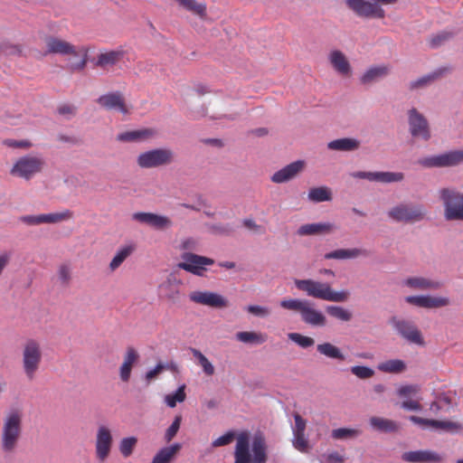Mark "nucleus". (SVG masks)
I'll return each instance as SVG.
<instances>
[{"mask_svg": "<svg viewBox=\"0 0 463 463\" xmlns=\"http://www.w3.org/2000/svg\"><path fill=\"white\" fill-rule=\"evenodd\" d=\"M45 54L53 53L75 57L81 55V60L79 62L71 65V71H82L86 67L88 49L82 47L78 51L76 47L69 42L54 36L47 37L45 39Z\"/></svg>", "mask_w": 463, "mask_h": 463, "instance_id": "obj_5", "label": "nucleus"}, {"mask_svg": "<svg viewBox=\"0 0 463 463\" xmlns=\"http://www.w3.org/2000/svg\"><path fill=\"white\" fill-rule=\"evenodd\" d=\"M425 168L454 167L463 164V149L449 150L439 155L422 157L418 161Z\"/></svg>", "mask_w": 463, "mask_h": 463, "instance_id": "obj_8", "label": "nucleus"}, {"mask_svg": "<svg viewBox=\"0 0 463 463\" xmlns=\"http://www.w3.org/2000/svg\"><path fill=\"white\" fill-rule=\"evenodd\" d=\"M191 352L194 357L197 359L198 364L202 367L203 373L208 376H212L214 373V366L208 360V358L201 351L195 348H192Z\"/></svg>", "mask_w": 463, "mask_h": 463, "instance_id": "obj_45", "label": "nucleus"}, {"mask_svg": "<svg viewBox=\"0 0 463 463\" xmlns=\"http://www.w3.org/2000/svg\"><path fill=\"white\" fill-rule=\"evenodd\" d=\"M409 420L421 429L441 430L449 433H459L463 430V425L452 420H439L425 419L419 416L411 415Z\"/></svg>", "mask_w": 463, "mask_h": 463, "instance_id": "obj_15", "label": "nucleus"}, {"mask_svg": "<svg viewBox=\"0 0 463 463\" xmlns=\"http://www.w3.org/2000/svg\"><path fill=\"white\" fill-rule=\"evenodd\" d=\"M125 56L123 49L105 51L97 55L95 66L109 70L118 64Z\"/></svg>", "mask_w": 463, "mask_h": 463, "instance_id": "obj_24", "label": "nucleus"}, {"mask_svg": "<svg viewBox=\"0 0 463 463\" xmlns=\"http://www.w3.org/2000/svg\"><path fill=\"white\" fill-rule=\"evenodd\" d=\"M420 392V387L418 384H406L402 385L397 390V394L402 398H411L416 396Z\"/></svg>", "mask_w": 463, "mask_h": 463, "instance_id": "obj_54", "label": "nucleus"}, {"mask_svg": "<svg viewBox=\"0 0 463 463\" xmlns=\"http://www.w3.org/2000/svg\"><path fill=\"white\" fill-rule=\"evenodd\" d=\"M295 426L293 428V433H305L307 421L298 414L294 415Z\"/></svg>", "mask_w": 463, "mask_h": 463, "instance_id": "obj_61", "label": "nucleus"}, {"mask_svg": "<svg viewBox=\"0 0 463 463\" xmlns=\"http://www.w3.org/2000/svg\"><path fill=\"white\" fill-rule=\"evenodd\" d=\"M304 161H295L274 173L271 181L276 184L288 182L297 176L304 169Z\"/></svg>", "mask_w": 463, "mask_h": 463, "instance_id": "obj_23", "label": "nucleus"}, {"mask_svg": "<svg viewBox=\"0 0 463 463\" xmlns=\"http://www.w3.org/2000/svg\"><path fill=\"white\" fill-rule=\"evenodd\" d=\"M360 146V141L355 138L345 137L333 140L328 143L327 147L337 151H354Z\"/></svg>", "mask_w": 463, "mask_h": 463, "instance_id": "obj_34", "label": "nucleus"}, {"mask_svg": "<svg viewBox=\"0 0 463 463\" xmlns=\"http://www.w3.org/2000/svg\"><path fill=\"white\" fill-rule=\"evenodd\" d=\"M288 338L303 348H307L315 344V340L312 337L303 335L298 333H289Z\"/></svg>", "mask_w": 463, "mask_h": 463, "instance_id": "obj_52", "label": "nucleus"}, {"mask_svg": "<svg viewBox=\"0 0 463 463\" xmlns=\"http://www.w3.org/2000/svg\"><path fill=\"white\" fill-rule=\"evenodd\" d=\"M351 373L360 379H369L373 376L374 371L367 366H353Z\"/></svg>", "mask_w": 463, "mask_h": 463, "instance_id": "obj_56", "label": "nucleus"}, {"mask_svg": "<svg viewBox=\"0 0 463 463\" xmlns=\"http://www.w3.org/2000/svg\"><path fill=\"white\" fill-rule=\"evenodd\" d=\"M246 310L250 314L259 317H266L270 314L269 307L259 305H250L246 307Z\"/></svg>", "mask_w": 463, "mask_h": 463, "instance_id": "obj_57", "label": "nucleus"}, {"mask_svg": "<svg viewBox=\"0 0 463 463\" xmlns=\"http://www.w3.org/2000/svg\"><path fill=\"white\" fill-rule=\"evenodd\" d=\"M236 339L245 344L261 345L266 342L267 335L253 331H242L236 334Z\"/></svg>", "mask_w": 463, "mask_h": 463, "instance_id": "obj_40", "label": "nucleus"}, {"mask_svg": "<svg viewBox=\"0 0 463 463\" xmlns=\"http://www.w3.org/2000/svg\"><path fill=\"white\" fill-rule=\"evenodd\" d=\"M410 133L414 138L428 141L430 138V129L427 118L416 109L408 112Z\"/></svg>", "mask_w": 463, "mask_h": 463, "instance_id": "obj_14", "label": "nucleus"}, {"mask_svg": "<svg viewBox=\"0 0 463 463\" xmlns=\"http://www.w3.org/2000/svg\"><path fill=\"white\" fill-rule=\"evenodd\" d=\"M300 316L302 321L311 326L323 327L326 325V317L325 315L321 311L314 308L308 301L306 303Z\"/></svg>", "mask_w": 463, "mask_h": 463, "instance_id": "obj_26", "label": "nucleus"}, {"mask_svg": "<svg viewBox=\"0 0 463 463\" xmlns=\"http://www.w3.org/2000/svg\"><path fill=\"white\" fill-rule=\"evenodd\" d=\"M326 313L338 320L348 322L352 319V313L340 306H327L326 307Z\"/></svg>", "mask_w": 463, "mask_h": 463, "instance_id": "obj_44", "label": "nucleus"}, {"mask_svg": "<svg viewBox=\"0 0 463 463\" xmlns=\"http://www.w3.org/2000/svg\"><path fill=\"white\" fill-rule=\"evenodd\" d=\"M308 199L312 202L320 203L332 199L330 190L326 186L311 188L308 193Z\"/></svg>", "mask_w": 463, "mask_h": 463, "instance_id": "obj_43", "label": "nucleus"}, {"mask_svg": "<svg viewBox=\"0 0 463 463\" xmlns=\"http://www.w3.org/2000/svg\"><path fill=\"white\" fill-rule=\"evenodd\" d=\"M132 219L157 230H164L172 226V221L167 216L153 213H135Z\"/></svg>", "mask_w": 463, "mask_h": 463, "instance_id": "obj_20", "label": "nucleus"}, {"mask_svg": "<svg viewBox=\"0 0 463 463\" xmlns=\"http://www.w3.org/2000/svg\"><path fill=\"white\" fill-rule=\"evenodd\" d=\"M368 251L364 249H338L325 254L326 260H349L356 259L361 256H367Z\"/></svg>", "mask_w": 463, "mask_h": 463, "instance_id": "obj_30", "label": "nucleus"}, {"mask_svg": "<svg viewBox=\"0 0 463 463\" xmlns=\"http://www.w3.org/2000/svg\"><path fill=\"white\" fill-rule=\"evenodd\" d=\"M44 165L45 162L42 157L24 156L15 161L10 174L15 177L30 180L43 171Z\"/></svg>", "mask_w": 463, "mask_h": 463, "instance_id": "obj_7", "label": "nucleus"}, {"mask_svg": "<svg viewBox=\"0 0 463 463\" xmlns=\"http://www.w3.org/2000/svg\"><path fill=\"white\" fill-rule=\"evenodd\" d=\"M137 444L136 437L123 438L118 445L119 451L124 458H128L132 455L134 449Z\"/></svg>", "mask_w": 463, "mask_h": 463, "instance_id": "obj_47", "label": "nucleus"}, {"mask_svg": "<svg viewBox=\"0 0 463 463\" xmlns=\"http://www.w3.org/2000/svg\"><path fill=\"white\" fill-rule=\"evenodd\" d=\"M378 370L388 373H400L406 369V364L399 359L387 360L378 364Z\"/></svg>", "mask_w": 463, "mask_h": 463, "instance_id": "obj_41", "label": "nucleus"}, {"mask_svg": "<svg viewBox=\"0 0 463 463\" xmlns=\"http://www.w3.org/2000/svg\"><path fill=\"white\" fill-rule=\"evenodd\" d=\"M453 37V33L450 32L443 31L435 35H432L429 39V45L431 48H438L441 46L443 43L448 42L449 39Z\"/></svg>", "mask_w": 463, "mask_h": 463, "instance_id": "obj_51", "label": "nucleus"}, {"mask_svg": "<svg viewBox=\"0 0 463 463\" xmlns=\"http://www.w3.org/2000/svg\"><path fill=\"white\" fill-rule=\"evenodd\" d=\"M361 431L355 429L339 428L332 430V438L335 439H345L359 436Z\"/></svg>", "mask_w": 463, "mask_h": 463, "instance_id": "obj_49", "label": "nucleus"}, {"mask_svg": "<svg viewBox=\"0 0 463 463\" xmlns=\"http://www.w3.org/2000/svg\"><path fill=\"white\" fill-rule=\"evenodd\" d=\"M42 216V223H58L73 217V213L70 210H64L61 213H43Z\"/></svg>", "mask_w": 463, "mask_h": 463, "instance_id": "obj_42", "label": "nucleus"}, {"mask_svg": "<svg viewBox=\"0 0 463 463\" xmlns=\"http://www.w3.org/2000/svg\"><path fill=\"white\" fill-rule=\"evenodd\" d=\"M317 350L320 354L330 359H335L339 361H344L345 359V356L341 352L340 348L329 342L317 345Z\"/></svg>", "mask_w": 463, "mask_h": 463, "instance_id": "obj_39", "label": "nucleus"}, {"mask_svg": "<svg viewBox=\"0 0 463 463\" xmlns=\"http://www.w3.org/2000/svg\"><path fill=\"white\" fill-rule=\"evenodd\" d=\"M181 421L182 416L176 415L175 417L173 423L170 425V427L166 430L165 433V439L166 442H170L175 438V436L176 435L180 429Z\"/></svg>", "mask_w": 463, "mask_h": 463, "instance_id": "obj_55", "label": "nucleus"}, {"mask_svg": "<svg viewBox=\"0 0 463 463\" xmlns=\"http://www.w3.org/2000/svg\"><path fill=\"white\" fill-rule=\"evenodd\" d=\"M183 261L177 264L179 269L196 276H203L206 270L205 266H211L214 260L211 258L186 252L182 255Z\"/></svg>", "mask_w": 463, "mask_h": 463, "instance_id": "obj_12", "label": "nucleus"}, {"mask_svg": "<svg viewBox=\"0 0 463 463\" xmlns=\"http://www.w3.org/2000/svg\"><path fill=\"white\" fill-rule=\"evenodd\" d=\"M401 407L404 410L416 411H420L422 408L421 404L420 403V402L418 400H411V399L403 401L401 404Z\"/></svg>", "mask_w": 463, "mask_h": 463, "instance_id": "obj_63", "label": "nucleus"}, {"mask_svg": "<svg viewBox=\"0 0 463 463\" xmlns=\"http://www.w3.org/2000/svg\"><path fill=\"white\" fill-rule=\"evenodd\" d=\"M402 173L394 172H365V179L371 182L394 183L403 180Z\"/></svg>", "mask_w": 463, "mask_h": 463, "instance_id": "obj_32", "label": "nucleus"}, {"mask_svg": "<svg viewBox=\"0 0 463 463\" xmlns=\"http://www.w3.org/2000/svg\"><path fill=\"white\" fill-rule=\"evenodd\" d=\"M139 354L133 346H128L119 367V377L123 383H128L133 367L138 363Z\"/></svg>", "mask_w": 463, "mask_h": 463, "instance_id": "obj_22", "label": "nucleus"}, {"mask_svg": "<svg viewBox=\"0 0 463 463\" xmlns=\"http://www.w3.org/2000/svg\"><path fill=\"white\" fill-rule=\"evenodd\" d=\"M404 285L415 290H437L442 283L424 277H411L404 280Z\"/></svg>", "mask_w": 463, "mask_h": 463, "instance_id": "obj_27", "label": "nucleus"}, {"mask_svg": "<svg viewBox=\"0 0 463 463\" xmlns=\"http://www.w3.org/2000/svg\"><path fill=\"white\" fill-rule=\"evenodd\" d=\"M427 211L423 205L399 204L388 212L391 219L396 222H417L422 221Z\"/></svg>", "mask_w": 463, "mask_h": 463, "instance_id": "obj_11", "label": "nucleus"}, {"mask_svg": "<svg viewBox=\"0 0 463 463\" xmlns=\"http://www.w3.org/2000/svg\"><path fill=\"white\" fill-rule=\"evenodd\" d=\"M456 396V392H440L439 394H437L436 398L438 399V401L441 403L442 407L444 405L448 406V407H450L452 406L454 403H453V400H454V397Z\"/></svg>", "mask_w": 463, "mask_h": 463, "instance_id": "obj_59", "label": "nucleus"}, {"mask_svg": "<svg viewBox=\"0 0 463 463\" xmlns=\"http://www.w3.org/2000/svg\"><path fill=\"white\" fill-rule=\"evenodd\" d=\"M295 285L307 296L326 301L345 302L350 297L346 290L335 291L328 283L313 279H296Z\"/></svg>", "mask_w": 463, "mask_h": 463, "instance_id": "obj_3", "label": "nucleus"}, {"mask_svg": "<svg viewBox=\"0 0 463 463\" xmlns=\"http://www.w3.org/2000/svg\"><path fill=\"white\" fill-rule=\"evenodd\" d=\"M293 435L294 438L292 443L294 448L302 453L307 452L309 449V444L305 433H293Z\"/></svg>", "mask_w": 463, "mask_h": 463, "instance_id": "obj_53", "label": "nucleus"}, {"mask_svg": "<svg viewBox=\"0 0 463 463\" xmlns=\"http://www.w3.org/2000/svg\"><path fill=\"white\" fill-rule=\"evenodd\" d=\"M389 71L390 69L387 65L371 67L361 77V82L363 84L372 83L381 78L387 76Z\"/></svg>", "mask_w": 463, "mask_h": 463, "instance_id": "obj_35", "label": "nucleus"}, {"mask_svg": "<svg viewBox=\"0 0 463 463\" xmlns=\"http://www.w3.org/2000/svg\"><path fill=\"white\" fill-rule=\"evenodd\" d=\"M113 445V436L110 429L100 425L97 429L95 438V455L99 462H104L109 457Z\"/></svg>", "mask_w": 463, "mask_h": 463, "instance_id": "obj_13", "label": "nucleus"}, {"mask_svg": "<svg viewBox=\"0 0 463 463\" xmlns=\"http://www.w3.org/2000/svg\"><path fill=\"white\" fill-rule=\"evenodd\" d=\"M58 112L64 116H73L76 113V108L70 104H63L58 108Z\"/></svg>", "mask_w": 463, "mask_h": 463, "instance_id": "obj_64", "label": "nucleus"}, {"mask_svg": "<svg viewBox=\"0 0 463 463\" xmlns=\"http://www.w3.org/2000/svg\"><path fill=\"white\" fill-rule=\"evenodd\" d=\"M136 246L134 244H128L121 247L109 263L111 271H115L121 264L135 251Z\"/></svg>", "mask_w": 463, "mask_h": 463, "instance_id": "obj_37", "label": "nucleus"}, {"mask_svg": "<svg viewBox=\"0 0 463 463\" xmlns=\"http://www.w3.org/2000/svg\"><path fill=\"white\" fill-rule=\"evenodd\" d=\"M156 135V131L153 128H142L120 133L117 136V140L120 142H137L150 139Z\"/></svg>", "mask_w": 463, "mask_h": 463, "instance_id": "obj_28", "label": "nucleus"}, {"mask_svg": "<svg viewBox=\"0 0 463 463\" xmlns=\"http://www.w3.org/2000/svg\"><path fill=\"white\" fill-rule=\"evenodd\" d=\"M307 302V300L297 298L283 299L280 301V307L285 309L298 312L300 314Z\"/></svg>", "mask_w": 463, "mask_h": 463, "instance_id": "obj_50", "label": "nucleus"}, {"mask_svg": "<svg viewBox=\"0 0 463 463\" xmlns=\"http://www.w3.org/2000/svg\"><path fill=\"white\" fill-rule=\"evenodd\" d=\"M447 221H463V193L455 187H443L438 191Z\"/></svg>", "mask_w": 463, "mask_h": 463, "instance_id": "obj_4", "label": "nucleus"}, {"mask_svg": "<svg viewBox=\"0 0 463 463\" xmlns=\"http://www.w3.org/2000/svg\"><path fill=\"white\" fill-rule=\"evenodd\" d=\"M179 6L194 14L204 19L207 14V6L204 3H198L196 0H175Z\"/></svg>", "mask_w": 463, "mask_h": 463, "instance_id": "obj_36", "label": "nucleus"}, {"mask_svg": "<svg viewBox=\"0 0 463 463\" xmlns=\"http://www.w3.org/2000/svg\"><path fill=\"white\" fill-rule=\"evenodd\" d=\"M335 229L334 224L330 222L307 223L301 225L298 230L300 236L328 234Z\"/></svg>", "mask_w": 463, "mask_h": 463, "instance_id": "obj_29", "label": "nucleus"}, {"mask_svg": "<svg viewBox=\"0 0 463 463\" xmlns=\"http://www.w3.org/2000/svg\"><path fill=\"white\" fill-rule=\"evenodd\" d=\"M399 0H374L371 3L365 0H345L346 5L361 17H377L383 18L385 16L384 10L378 6L377 4L383 5H394Z\"/></svg>", "mask_w": 463, "mask_h": 463, "instance_id": "obj_9", "label": "nucleus"}, {"mask_svg": "<svg viewBox=\"0 0 463 463\" xmlns=\"http://www.w3.org/2000/svg\"><path fill=\"white\" fill-rule=\"evenodd\" d=\"M450 71H451V69L449 67L439 68L437 71H435L428 75L422 76L421 78L411 81L410 83V90L423 88V87L430 84L434 80L439 79L441 76H443L445 73L449 72Z\"/></svg>", "mask_w": 463, "mask_h": 463, "instance_id": "obj_33", "label": "nucleus"}, {"mask_svg": "<svg viewBox=\"0 0 463 463\" xmlns=\"http://www.w3.org/2000/svg\"><path fill=\"white\" fill-rule=\"evenodd\" d=\"M181 280L175 273L169 274L166 279L158 287L159 297L171 301L172 303H176L179 301L181 296Z\"/></svg>", "mask_w": 463, "mask_h": 463, "instance_id": "obj_18", "label": "nucleus"}, {"mask_svg": "<svg viewBox=\"0 0 463 463\" xmlns=\"http://www.w3.org/2000/svg\"><path fill=\"white\" fill-rule=\"evenodd\" d=\"M329 61L333 68L343 75H348L351 71V66L345 55L341 51H333L329 54Z\"/></svg>", "mask_w": 463, "mask_h": 463, "instance_id": "obj_31", "label": "nucleus"}, {"mask_svg": "<svg viewBox=\"0 0 463 463\" xmlns=\"http://www.w3.org/2000/svg\"><path fill=\"white\" fill-rule=\"evenodd\" d=\"M370 423L378 430L395 431L398 429L397 424L394 421L380 417H372L370 419Z\"/></svg>", "mask_w": 463, "mask_h": 463, "instance_id": "obj_46", "label": "nucleus"}, {"mask_svg": "<svg viewBox=\"0 0 463 463\" xmlns=\"http://www.w3.org/2000/svg\"><path fill=\"white\" fill-rule=\"evenodd\" d=\"M3 143L13 148H29L32 146V143L28 140L5 139Z\"/></svg>", "mask_w": 463, "mask_h": 463, "instance_id": "obj_60", "label": "nucleus"}, {"mask_svg": "<svg viewBox=\"0 0 463 463\" xmlns=\"http://www.w3.org/2000/svg\"><path fill=\"white\" fill-rule=\"evenodd\" d=\"M59 279L63 284H68L71 279V269L68 265H61L58 270Z\"/></svg>", "mask_w": 463, "mask_h": 463, "instance_id": "obj_62", "label": "nucleus"}, {"mask_svg": "<svg viewBox=\"0 0 463 463\" xmlns=\"http://www.w3.org/2000/svg\"><path fill=\"white\" fill-rule=\"evenodd\" d=\"M180 449L181 445L178 443L163 448L156 454L152 463H170Z\"/></svg>", "mask_w": 463, "mask_h": 463, "instance_id": "obj_38", "label": "nucleus"}, {"mask_svg": "<svg viewBox=\"0 0 463 463\" xmlns=\"http://www.w3.org/2000/svg\"><path fill=\"white\" fill-rule=\"evenodd\" d=\"M192 302L213 308L227 307L229 301L222 295L211 291L195 290L190 293Z\"/></svg>", "mask_w": 463, "mask_h": 463, "instance_id": "obj_17", "label": "nucleus"}, {"mask_svg": "<svg viewBox=\"0 0 463 463\" xmlns=\"http://www.w3.org/2000/svg\"><path fill=\"white\" fill-rule=\"evenodd\" d=\"M98 104L108 110H118L122 114H128V109L125 103L121 92L114 91L101 95L97 99Z\"/></svg>", "mask_w": 463, "mask_h": 463, "instance_id": "obj_19", "label": "nucleus"}, {"mask_svg": "<svg viewBox=\"0 0 463 463\" xmlns=\"http://www.w3.org/2000/svg\"><path fill=\"white\" fill-rule=\"evenodd\" d=\"M0 52H3L7 55H22V48L20 45L6 43L0 44Z\"/></svg>", "mask_w": 463, "mask_h": 463, "instance_id": "obj_58", "label": "nucleus"}, {"mask_svg": "<svg viewBox=\"0 0 463 463\" xmlns=\"http://www.w3.org/2000/svg\"><path fill=\"white\" fill-rule=\"evenodd\" d=\"M175 160V154L170 148H156L141 153L137 163L141 168H156L170 165Z\"/></svg>", "mask_w": 463, "mask_h": 463, "instance_id": "obj_10", "label": "nucleus"}, {"mask_svg": "<svg viewBox=\"0 0 463 463\" xmlns=\"http://www.w3.org/2000/svg\"><path fill=\"white\" fill-rule=\"evenodd\" d=\"M23 431V412L10 411L3 420L1 429V449L5 454H13L18 448Z\"/></svg>", "mask_w": 463, "mask_h": 463, "instance_id": "obj_2", "label": "nucleus"}, {"mask_svg": "<svg viewBox=\"0 0 463 463\" xmlns=\"http://www.w3.org/2000/svg\"><path fill=\"white\" fill-rule=\"evenodd\" d=\"M236 439L234 448V463H267L268 446L262 434H256L250 439V433L243 430L235 434L228 431L213 441V447H222L230 444Z\"/></svg>", "mask_w": 463, "mask_h": 463, "instance_id": "obj_1", "label": "nucleus"}, {"mask_svg": "<svg viewBox=\"0 0 463 463\" xmlns=\"http://www.w3.org/2000/svg\"><path fill=\"white\" fill-rule=\"evenodd\" d=\"M43 360L41 344L36 339H27L22 348V366L26 378L32 381L40 368Z\"/></svg>", "mask_w": 463, "mask_h": 463, "instance_id": "obj_6", "label": "nucleus"}, {"mask_svg": "<svg viewBox=\"0 0 463 463\" xmlns=\"http://www.w3.org/2000/svg\"><path fill=\"white\" fill-rule=\"evenodd\" d=\"M408 304L423 308H439L449 305V299L445 297L431 296H408L405 298Z\"/></svg>", "mask_w": 463, "mask_h": 463, "instance_id": "obj_21", "label": "nucleus"}, {"mask_svg": "<svg viewBox=\"0 0 463 463\" xmlns=\"http://www.w3.org/2000/svg\"><path fill=\"white\" fill-rule=\"evenodd\" d=\"M184 390L185 385L183 384L174 393L167 394L165 398L166 404L170 408H174L177 402H183L186 398Z\"/></svg>", "mask_w": 463, "mask_h": 463, "instance_id": "obj_48", "label": "nucleus"}, {"mask_svg": "<svg viewBox=\"0 0 463 463\" xmlns=\"http://www.w3.org/2000/svg\"><path fill=\"white\" fill-rule=\"evenodd\" d=\"M391 324L398 331V333L410 343L419 345H424V339L420 331L411 321L392 317Z\"/></svg>", "mask_w": 463, "mask_h": 463, "instance_id": "obj_16", "label": "nucleus"}, {"mask_svg": "<svg viewBox=\"0 0 463 463\" xmlns=\"http://www.w3.org/2000/svg\"><path fill=\"white\" fill-rule=\"evenodd\" d=\"M402 459L411 463H439L442 457L431 450L408 451L402 454Z\"/></svg>", "mask_w": 463, "mask_h": 463, "instance_id": "obj_25", "label": "nucleus"}]
</instances>
